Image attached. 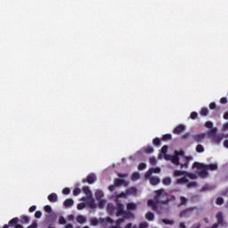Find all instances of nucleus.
<instances>
[{
  "label": "nucleus",
  "instance_id": "423d86ee",
  "mask_svg": "<svg viewBox=\"0 0 228 228\" xmlns=\"http://www.w3.org/2000/svg\"><path fill=\"white\" fill-rule=\"evenodd\" d=\"M155 193H157L155 200H150L148 201V206L150 208H153V209H156L158 208V204L161 202V204H165L167 202V192L163 189H160L159 191H156Z\"/></svg>",
  "mask_w": 228,
  "mask_h": 228
},
{
  "label": "nucleus",
  "instance_id": "a211bd4d",
  "mask_svg": "<svg viewBox=\"0 0 228 228\" xmlns=\"http://www.w3.org/2000/svg\"><path fill=\"white\" fill-rule=\"evenodd\" d=\"M94 196H95V199L96 200H101L102 199H104V191H101V190H97L95 192H94Z\"/></svg>",
  "mask_w": 228,
  "mask_h": 228
},
{
  "label": "nucleus",
  "instance_id": "8fccbe9b",
  "mask_svg": "<svg viewBox=\"0 0 228 228\" xmlns=\"http://www.w3.org/2000/svg\"><path fill=\"white\" fill-rule=\"evenodd\" d=\"M159 143H160L159 138L153 139V144L154 145H159Z\"/></svg>",
  "mask_w": 228,
  "mask_h": 228
},
{
  "label": "nucleus",
  "instance_id": "69168bd1",
  "mask_svg": "<svg viewBox=\"0 0 228 228\" xmlns=\"http://www.w3.org/2000/svg\"><path fill=\"white\" fill-rule=\"evenodd\" d=\"M3 228H8V224L4 225Z\"/></svg>",
  "mask_w": 228,
  "mask_h": 228
},
{
  "label": "nucleus",
  "instance_id": "ddd939ff",
  "mask_svg": "<svg viewBox=\"0 0 228 228\" xmlns=\"http://www.w3.org/2000/svg\"><path fill=\"white\" fill-rule=\"evenodd\" d=\"M161 172V168L159 167H155V168H151L146 174H145V178L149 179V176L152 175V174H159Z\"/></svg>",
  "mask_w": 228,
  "mask_h": 228
},
{
  "label": "nucleus",
  "instance_id": "dca6fc26",
  "mask_svg": "<svg viewBox=\"0 0 228 228\" xmlns=\"http://www.w3.org/2000/svg\"><path fill=\"white\" fill-rule=\"evenodd\" d=\"M120 184H125L124 180L117 179L115 181V184L114 185H110L109 186V191H113V190H115V188H117V186H120Z\"/></svg>",
  "mask_w": 228,
  "mask_h": 228
},
{
  "label": "nucleus",
  "instance_id": "72a5a7b5",
  "mask_svg": "<svg viewBox=\"0 0 228 228\" xmlns=\"http://www.w3.org/2000/svg\"><path fill=\"white\" fill-rule=\"evenodd\" d=\"M79 193H81V189L79 188H75L74 191H73V195L75 197H77V195H79Z\"/></svg>",
  "mask_w": 228,
  "mask_h": 228
},
{
  "label": "nucleus",
  "instance_id": "0eeeda50",
  "mask_svg": "<svg viewBox=\"0 0 228 228\" xmlns=\"http://www.w3.org/2000/svg\"><path fill=\"white\" fill-rule=\"evenodd\" d=\"M116 215L117 216H123L125 220H133L134 218V214L124 211V205L122 203H118Z\"/></svg>",
  "mask_w": 228,
  "mask_h": 228
},
{
  "label": "nucleus",
  "instance_id": "13d9d810",
  "mask_svg": "<svg viewBox=\"0 0 228 228\" xmlns=\"http://www.w3.org/2000/svg\"><path fill=\"white\" fill-rule=\"evenodd\" d=\"M118 177H121L122 179H124V177H127V174H119Z\"/></svg>",
  "mask_w": 228,
  "mask_h": 228
},
{
  "label": "nucleus",
  "instance_id": "b1692460",
  "mask_svg": "<svg viewBox=\"0 0 228 228\" xmlns=\"http://www.w3.org/2000/svg\"><path fill=\"white\" fill-rule=\"evenodd\" d=\"M120 224H124V218H119L116 221V225L110 226V228H121Z\"/></svg>",
  "mask_w": 228,
  "mask_h": 228
},
{
  "label": "nucleus",
  "instance_id": "c03bdc74",
  "mask_svg": "<svg viewBox=\"0 0 228 228\" xmlns=\"http://www.w3.org/2000/svg\"><path fill=\"white\" fill-rule=\"evenodd\" d=\"M22 220L25 224H29V217H28V216H23Z\"/></svg>",
  "mask_w": 228,
  "mask_h": 228
},
{
  "label": "nucleus",
  "instance_id": "9b49d317",
  "mask_svg": "<svg viewBox=\"0 0 228 228\" xmlns=\"http://www.w3.org/2000/svg\"><path fill=\"white\" fill-rule=\"evenodd\" d=\"M97 181V175L94 173L90 174L87 176L86 180H84V183H88V184H94Z\"/></svg>",
  "mask_w": 228,
  "mask_h": 228
},
{
  "label": "nucleus",
  "instance_id": "4468645a",
  "mask_svg": "<svg viewBox=\"0 0 228 228\" xmlns=\"http://www.w3.org/2000/svg\"><path fill=\"white\" fill-rule=\"evenodd\" d=\"M191 211H192L191 208H187V209L182 211L179 215L180 218H188V217H190L191 215Z\"/></svg>",
  "mask_w": 228,
  "mask_h": 228
},
{
  "label": "nucleus",
  "instance_id": "de8ad7c7",
  "mask_svg": "<svg viewBox=\"0 0 228 228\" xmlns=\"http://www.w3.org/2000/svg\"><path fill=\"white\" fill-rule=\"evenodd\" d=\"M147 167V165L142 163L139 165V170H145V168Z\"/></svg>",
  "mask_w": 228,
  "mask_h": 228
},
{
  "label": "nucleus",
  "instance_id": "09e8293b",
  "mask_svg": "<svg viewBox=\"0 0 228 228\" xmlns=\"http://www.w3.org/2000/svg\"><path fill=\"white\" fill-rule=\"evenodd\" d=\"M220 102L221 104H227V98L226 97L221 98Z\"/></svg>",
  "mask_w": 228,
  "mask_h": 228
},
{
  "label": "nucleus",
  "instance_id": "39448f33",
  "mask_svg": "<svg viewBox=\"0 0 228 228\" xmlns=\"http://www.w3.org/2000/svg\"><path fill=\"white\" fill-rule=\"evenodd\" d=\"M205 127H207V129H210L207 132V134L214 143L218 144L222 142V140H224V134H216L218 128H216V126H213V122L207 121L205 123Z\"/></svg>",
  "mask_w": 228,
  "mask_h": 228
},
{
  "label": "nucleus",
  "instance_id": "79ce46f5",
  "mask_svg": "<svg viewBox=\"0 0 228 228\" xmlns=\"http://www.w3.org/2000/svg\"><path fill=\"white\" fill-rule=\"evenodd\" d=\"M172 138V135L170 134H164L162 137V140H170Z\"/></svg>",
  "mask_w": 228,
  "mask_h": 228
},
{
  "label": "nucleus",
  "instance_id": "4c0bfd02",
  "mask_svg": "<svg viewBox=\"0 0 228 228\" xmlns=\"http://www.w3.org/2000/svg\"><path fill=\"white\" fill-rule=\"evenodd\" d=\"M69 193H70V189H69V188H64L63 190H62V194L63 195H69Z\"/></svg>",
  "mask_w": 228,
  "mask_h": 228
},
{
  "label": "nucleus",
  "instance_id": "e2e57ef3",
  "mask_svg": "<svg viewBox=\"0 0 228 228\" xmlns=\"http://www.w3.org/2000/svg\"><path fill=\"white\" fill-rule=\"evenodd\" d=\"M200 227V224L193 225L192 228H199Z\"/></svg>",
  "mask_w": 228,
  "mask_h": 228
},
{
  "label": "nucleus",
  "instance_id": "f257e3e1",
  "mask_svg": "<svg viewBox=\"0 0 228 228\" xmlns=\"http://www.w3.org/2000/svg\"><path fill=\"white\" fill-rule=\"evenodd\" d=\"M167 151H168V146H163L161 149V152L164 156V159L167 161H171L174 165H180L181 168L188 167V163L193 160V157L191 156L184 157V151H175V155L170 156L167 155Z\"/></svg>",
  "mask_w": 228,
  "mask_h": 228
},
{
  "label": "nucleus",
  "instance_id": "aec40b11",
  "mask_svg": "<svg viewBox=\"0 0 228 228\" xmlns=\"http://www.w3.org/2000/svg\"><path fill=\"white\" fill-rule=\"evenodd\" d=\"M76 220H77V224H86L87 219H86V216L79 215L76 217Z\"/></svg>",
  "mask_w": 228,
  "mask_h": 228
},
{
  "label": "nucleus",
  "instance_id": "bb28decb",
  "mask_svg": "<svg viewBox=\"0 0 228 228\" xmlns=\"http://www.w3.org/2000/svg\"><path fill=\"white\" fill-rule=\"evenodd\" d=\"M162 222L166 225H174L175 224L174 220H169V219H162Z\"/></svg>",
  "mask_w": 228,
  "mask_h": 228
},
{
  "label": "nucleus",
  "instance_id": "5fc2aeb1",
  "mask_svg": "<svg viewBox=\"0 0 228 228\" xmlns=\"http://www.w3.org/2000/svg\"><path fill=\"white\" fill-rule=\"evenodd\" d=\"M68 220H69V222H74V215L68 216Z\"/></svg>",
  "mask_w": 228,
  "mask_h": 228
},
{
  "label": "nucleus",
  "instance_id": "37998d69",
  "mask_svg": "<svg viewBox=\"0 0 228 228\" xmlns=\"http://www.w3.org/2000/svg\"><path fill=\"white\" fill-rule=\"evenodd\" d=\"M35 218H42V212L37 211L35 213Z\"/></svg>",
  "mask_w": 228,
  "mask_h": 228
},
{
  "label": "nucleus",
  "instance_id": "c85d7f7f",
  "mask_svg": "<svg viewBox=\"0 0 228 228\" xmlns=\"http://www.w3.org/2000/svg\"><path fill=\"white\" fill-rule=\"evenodd\" d=\"M144 152H146L147 154H152V152H154V149H152V147L148 146L145 148Z\"/></svg>",
  "mask_w": 228,
  "mask_h": 228
},
{
  "label": "nucleus",
  "instance_id": "412c9836",
  "mask_svg": "<svg viewBox=\"0 0 228 228\" xmlns=\"http://www.w3.org/2000/svg\"><path fill=\"white\" fill-rule=\"evenodd\" d=\"M48 200L50 202H58V195L56 193H51L48 195Z\"/></svg>",
  "mask_w": 228,
  "mask_h": 228
},
{
  "label": "nucleus",
  "instance_id": "6e6d98bb",
  "mask_svg": "<svg viewBox=\"0 0 228 228\" xmlns=\"http://www.w3.org/2000/svg\"><path fill=\"white\" fill-rule=\"evenodd\" d=\"M178 227L179 228H186V224H184V223H179Z\"/></svg>",
  "mask_w": 228,
  "mask_h": 228
},
{
  "label": "nucleus",
  "instance_id": "20e7f679",
  "mask_svg": "<svg viewBox=\"0 0 228 228\" xmlns=\"http://www.w3.org/2000/svg\"><path fill=\"white\" fill-rule=\"evenodd\" d=\"M192 168H197V174L200 175V177H201V179H206V177L209 175L208 170H211L212 172L218 170V164L204 165L199 162H194Z\"/></svg>",
  "mask_w": 228,
  "mask_h": 228
},
{
  "label": "nucleus",
  "instance_id": "7ed1b4c3",
  "mask_svg": "<svg viewBox=\"0 0 228 228\" xmlns=\"http://www.w3.org/2000/svg\"><path fill=\"white\" fill-rule=\"evenodd\" d=\"M83 191L86 195V197H83L81 199L82 201H86V204L89 208H91L92 209H95L97 208H100L101 209H102V208H104V206H106V204H108V200L102 199V200H98V205L95 203V199H94V194L92 193V191H90V189L88 187H84L83 188Z\"/></svg>",
  "mask_w": 228,
  "mask_h": 228
},
{
  "label": "nucleus",
  "instance_id": "58836bf2",
  "mask_svg": "<svg viewBox=\"0 0 228 228\" xmlns=\"http://www.w3.org/2000/svg\"><path fill=\"white\" fill-rule=\"evenodd\" d=\"M85 208H86V204H85V203H79L77 205V209H79V210L85 209Z\"/></svg>",
  "mask_w": 228,
  "mask_h": 228
},
{
  "label": "nucleus",
  "instance_id": "680f3d73",
  "mask_svg": "<svg viewBox=\"0 0 228 228\" xmlns=\"http://www.w3.org/2000/svg\"><path fill=\"white\" fill-rule=\"evenodd\" d=\"M14 228H24V227H22V225L20 224H16Z\"/></svg>",
  "mask_w": 228,
  "mask_h": 228
},
{
  "label": "nucleus",
  "instance_id": "49530a36",
  "mask_svg": "<svg viewBox=\"0 0 228 228\" xmlns=\"http://www.w3.org/2000/svg\"><path fill=\"white\" fill-rule=\"evenodd\" d=\"M38 227V224H37V221H34L31 225H29L28 228H37Z\"/></svg>",
  "mask_w": 228,
  "mask_h": 228
},
{
  "label": "nucleus",
  "instance_id": "864d4df0",
  "mask_svg": "<svg viewBox=\"0 0 228 228\" xmlns=\"http://www.w3.org/2000/svg\"><path fill=\"white\" fill-rule=\"evenodd\" d=\"M227 129H228V122H226V123H224V124L223 125V130H224V131H227Z\"/></svg>",
  "mask_w": 228,
  "mask_h": 228
},
{
  "label": "nucleus",
  "instance_id": "6e6552de",
  "mask_svg": "<svg viewBox=\"0 0 228 228\" xmlns=\"http://www.w3.org/2000/svg\"><path fill=\"white\" fill-rule=\"evenodd\" d=\"M128 195H136V188L132 187L130 189H127L126 192L115 193V197L117 199H126V197H128Z\"/></svg>",
  "mask_w": 228,
  "mask_h": 228
},
{
  "label": "nucleus",
  "instance_id": "338daca9",
  "mask_svg": "<svg viewBox=\"0 0 228 228\" xmlns=\"http://www.w3.org/2000/svg\"><path fill=\"white\" fill-rule=\"evenodd\" d=\"M183 138H188V134L183 135Z\"/></svg>",
  "mask_w": 228,
  "mask_h": 228
},
{
  "label": "nucleus",
  "instance_id": "c9c22d12",
  "mask_svg": "<svg viewBox=\"0 0 228 228\" xmlns=\"http://www.w3.org/2000/svg\"><path fill=\"white\" fill-rule=\"evenodd\" d=\"M149 227V224H147V222H142L139 224V228H147Z\"/></svg>",
  "mask_w": 228,
  "mask_h": 228
},
{
  "label": "nucleus",
  "instance_id": "f03ea898",
  "mask_svg": "<svg viewBox=\"0 0 228 228\" xmlns=\"http://www.w3.org/2000/svg\"><path fill=\"white\" fill-rule=\"evenodd\" d=\"M174 175L175 177H180L176 179L175 184H186L187 188H197V183L188 180L197 179V175L186 171L175 170Z\"/></svg>",
  "mask_w": 228,
  "mask_h": 228
},
{
  "label": "nucleus",
  "instance_id": "a878e982",
  "mask_svg": "<svg viewBox=\"0 0 228 228\" xmlns=\"http://www.w3.org/2000/svg\"><path fill=\"white\" fill-rule=\"evenodd\" d=\"M107 209L110 215H113V213H115V207H113L111 204L107 205Z\"/></svg>",
  "mask_w": 228,
  "mask_h": 228
},
{
  "label": "nucleus",
  "instance_id": "0e129e2a",
  "mask_svg": "<svg viewBox=\"0 0 228 228\" xmlns=\"http://www.w3.org/2000/svg\"><path fill=\"white\" fill-rule=\"evenodd\" d=\"M206 190H208V186H204V187L202 188V191H206Z\"/></svg>",
  "mask_w": 228,
  "mask_h": 228
},
{
  "label": "nucleus",
  "instance_id": "774afa93",
  "mask_svg": "<svg viewBox=\"0 0 228 228\" xmlns=\"http://www.w3.org/2000/svg\"><path fill=\"white\" fill-rule=\"evenodd\" d=\"M83 228H90V227H88V226H84Z\"/></svg>",
  "mask_w": 228,
  "mask_h": 228
},
{
  "label": "nucleus",
  "instance_id": "473e14b6",
  "mask_svg": "<svg viewBox=\"0 0 228 228\" xmlns=\"http://www.w3.org/2000/svg\"><path fill=\"white\" fill-rule=\"evenodd\" d=\"M171 181H172V180H171L170 178H164L163 181H162V183H163V184H165L166 186H168V184H170Z\"/></svg>",
  "mask_w": 228,
  "mask_h": 228
},
{
  "label": "nucleus",
  "instance_id": "3c124183",
  "mask_svg": "<svg viewBox=\"0 0 228 228\" xmlns=\"http://www.w3.org/2000/svg\"><path fill=\"white\" fill-rule=\"evenodd\" d=\"M150 163H151V165H156V163H157L156 159L155 158L150 159Z\"/></svg>",
  "mask_w": 228,
  "mask_h": 228
},
{
  "label": "nucleus",
  "instance_id": "4be33fe9",
  "mask_svg": "<svg viewBox=\"0 0 228 228\" xmlns=\"http://www.w3.org/2000/svg\"><path fill=\"white\" fill-rule=\"evenodd\" d=\"M64 206L65 208H72V206H74V200L72 199H67L64 201Z\"/></svg>",
  "mask_w": 228,
  "mask_h": 228
},
{
  "label": "nucleus",
  "instance_id": "7c9ffc66",
  "mask_svg": "<svg viewBox=\"0 0 228 228\" xmlns=\"http://www.w3.org/2000/svg\"><path fill=\"white\" fill-rule=\"evenodd\" d=\"M59 224H60L61 225H65V224H67V220H65V217L61 216V217L59 218Z\"/></svg>",
  "mask_w": 228,
  "mask_h": 228
},
{
  "label": "nucleus",
  "instance_id": "2eb2a0df",
  "mask_svg": "<svg viewBox=\"0 0 228 228\" xmlns=\"http://www.w3.org/2000/svg\"><path fill=\"white\" fill-rule=\"evenodd\" d=\"M148 179H149L151 186H156L157 184H159V183H160L159 178H158L156 176H152V175H151Z\"/></svg>",
  "mask_w": 228,
  "mask_h": 228
},
{
  "label": "nucleus",
  "instance_id": "5701e85b",
  "mask_svg": "<svg viewBox=\"0 0 228 228\" xmlns=\"http://www.w3.org/2000/svg\"><path fill=\"white\" fill-rule=\"evenodd\" d=\"M188 204V198L184 196H180V203L179 206H186Z\"/></svg>",
  "mask_w": 228,
  "mask_h": 228
},
{
  "label": "nucleus",
  "instance_id": "4d7b16f0",
  "mask_svg": "<svg viewBox=\"0 0 228 228\" xmlns=\"http://www.w3.org/2000/svg\"><path fill=\"white\" fill-rule=\"evenodd\" d=\"M223 118H224V120H228V112H224Z\"/></svg>",
  "mask_w": 228,
  "mask_h": 228
},
{
  "label": "nucleus",
  "instance_id": "e433bc0d",
  "mask_svg": "<svg viewBox=\"0 0 228 228\" xmlns=\"http://www.w3.org/2000/svg\"><path fill=\"white\" fill-rule=\"evenodd\" d=\"M190 117L192 120H195L199 117V114L197 112H191Z\"/></svg>",
  "mask_w": 228,
  "mask_h": 228
},
{
  "label": "nucleus",
  "instance_id": "f704fd0d",
  "mask_svg": "<svg viewBox=\"0 0 228 228\" xmlns=\"http://www.w3.org/2000/svg\"><path fill=\"white\" fill-rule=\"evenodd\" d=\"M216 204H217L218 206H222V204H224V200H223L222 197H218V198L216 199Z\"/></svg>",
  "mask_w": 228,
  "mask_h": 228
},
{
  "label": "nucleus",
  "instance_id": "052dcab7",
  "mask_svg": "<svg viewBox=\"0 0 228 228\" xmlns=\"http://www.w3.org/2000/svg\"><path fill=\"white\" fill-rule=\"evenodd\" d=\"M65 228H74V226H73L72 224H68L65 226Z\"/></svg>",
  "mask_w": 228,
  "mask_h": 228
},
{
  "label": "nucleus",
  "instance_id": "f3484780",
  "mask_svg": "<svg viewBox=\"0 0 228 228\" xmlns=\"http://www.w3.org/2000/svg\"><path fill=\"white\" fill-rule=\"evenodd\" d=\"M186 129V126L184 125H178L176 127L174 128L173 133L175 134H179V133H183Z\"/></svg>",
  "mask_w": 228,
  "mask_h": 228
},
{
  "label": "nucleus",
  "instance_id": "1a4fd4ad",
  "mask_svg": "<svg viewBox=\"0 0 228 228\" xmlns=\"http://www.w3.org/2000/svg\"><path fill=\"white\" fill-rule=\"evenodd\" d=\"M90 224L91 225H97L98 224H113V219H111L110 217H107V218H100V219H97V218H92L90 220Z\"/></svg>",
  "mask_w": 228,
  "mask_h": 228
},
{
  "label": "nucleus",
  "instance_id": "bf43d9fd",
  "mask_svg": "<svg viewBox=\"0 0 228 228\" xmlns=\"http://www.w3.org/2000/svg\"><path fill=\"white\" fill-rule=\"evenodd\" d=\"M224 146L225 147V149H228V140H225L224 142Z\"/></svg>",
  "mask_w": 228,
  "mask_h": 228
},
{
  "label": "nucleus",
  "instance_id": "c756f323",
  "mask_svg": "<svg viewBox=\"0 0 228 228\" xmlns=\"http://www.w3.org/2000/svg\"><path fill=\"white\" fill-rule=\"evenodd\" d=\"M146 218H147V220H150V221L154 220V214H152L151 212H148L146 214Z\"/></svg>",
  "mask_w": 228,
  "mask_h": 228
},
{
  "label": "nucleus",
  "instance_id": "cd10ccee",
  "mask_svg": "<svg viewBox=\"0 0 228 228\" xmlns=\"http://www.w3.org/2000/svg\"><path fill=\"white\" fill-rule=\"evenodd\" d=\"M138 179H140V173H137V172L134 173L132 175V181H138Z\"/></svg>",
  "mask_w": 228,
  "mask_h": 228
},
{
  "label": "nucleus",
  "instance_id": "393cba45",
  "mask_svg": "<svg viewBox=\"0 0 228 228\" xmlns=\"http://www.w3.org/2000/svg\"><path fill=\"white\" fill-rule=\"evenodd\" d=\"M208 113H209V110H208V108H202L200 110V115L202 117H208Z\"/></svg>",
  "mask_w": 228,
  "mask_h": 228
},
{
  "label": "nucleus",
  "instance_id": "a19ab883",
  "mask_svg": "<svg viewBox=\"0 0 228 228\" xmlns=\"http://www.w3.org/2000/svg\"><path fill=\"white\" fill-rule=\"evenodd\" d=\"M17 222H19V218L14 217L13 219H12V220L9 222V225H12V224H17Z\"/></svg>",
  "mask_w": 228,
  "mask_h": 228
},
{
  "label": "nucleus",
  "instance_id": "9d476101",
  "mask_svg": "<svg viewBox=\"0 0 228 228\" xmlns=\"http://www.w3.org/2000/svg\"><path fill=\"white\" fill-rule=\"evenodd\" d=\"M216 219L217 220L218 225H223L224 227H227V223L224 221V213L218 212L216 215Z\"/></svg>",
  "mask_w": 228,
  "mask_h": 228
},
{
  "label": "nucleus",
  "instance_id": "2f4dec72",
  "mask_svg": "<svg viewBox=\"0 0 228 228\" xmlns=\"http://www.w3.org/2000/svg\"><path fill=\"white\" fill-rule=\"evenodd\" d=\"M196 151H197V152H204V146H202L201 144H199V145L196 147Z\"/></svg>",
  "mask_w": 228,
  "mask_h": 228
},
{
  "label": "nucleus",
  "instance_id": "a18cd8bd",
  "mask_svg": "<svg viewBox=\"0 0 228 228\" xmlns=\"http://www.w3.org/2000/svg\"><path fill=\"white\" fill-rule=\"evenodd\" d=\"M209 109H210V110H216V103L211 102V103L209 104Z\"/></svg>",
  "mask_w": 228,
  "mask_h": 228
},
{
  "label": "nucleus",
  "instance_id": "6ab92c4d",
  "mask_svg": "<svg viewBox=\"0 0 228 228\" xmlns=\"http://www.w3.org/2000/svg\"><path fill=\"white\" fill-rule=\"evenodd\" d=\"M138 205L134 202H130L126 205V209H128L129 211H136Z\"/></svg>",
  "mask_w": 228,
  "mask_h": 228
},
{
  "label": "nucleus",
  "instance_id": "ea45409f",
  "mask_svg": "<svg viewBox=\"0 0 228 228\" xmlns=\"http://www.w3.org/2000/svg\"><path fill=\"white\" fill-rule=\"evenodd\" d=\"M45 213H51L53 211V208H51V206L47 205L45 207Z\"/></svg>",
  "mask_w": 228,
  "mask_h": 228
},
{
  "label": "nucleus",
  "instance_id": "f8f14e48",
  "mask_svg": "<svg viewBox=\"0 0 228 228\" xmlns=\"http://www.w3.org/2000/svg\"><path fill=\"white\" fill-rule=\"evenodd\" d=\"M208 136V132L207 133H202V134H197L193 135V140L194 142H202Z\"/></svg>",
  "mask_w": 228,
  "mask_h": 228
},
{
  "label": "nucleus",
  "instance_id": "603ef678",
  "mask_svg": "<svg viewBox=\"0 0 228 228\" xmlns=\"http://www.w3.org/2000/svg\"><path fill=\"white\" fill-rule=\"evenodd\" d=\"M35 211H37V206H32L29 208V213H33Z\"/></svg>",
  "mask_w": 228,
  "mask_h": 228
}]
</instances>
